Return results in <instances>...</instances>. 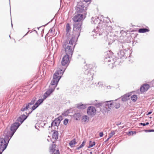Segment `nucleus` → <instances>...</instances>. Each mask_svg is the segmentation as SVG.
Instances as JSON below:
<instances>
[{
    "label": "nucleus",
    "instance_id": "nucleus-40",
    "mask_svg": "<svg viewBox=\"0 0 154 154\" xmlns=\"http://www.w3.org/2000/svg\"><path fill=\"white\" fill-rule=\"evenodd\" d=\"M67 46V44L66 42H65L63 43L62 45V47L64 49H65V48H66Z\"/></svg>",
    "mask_w": 154,
    "mask_h": 154
},
{
    "label": "nucleus",
    "instance_id": "nucleus-33",
    "mask_svg": "<svg viewBox=\"0 0 154 154\" xmlns=\"http://www.w3.org/2000/svg\"><path fill=\"white\" fill-rule=\"evenodd\" d=\"M36 100V98H35V97L33 98H32L31 102L29 103H28V104L29 105V106L30 107H31L32 105H33L34 104Z\"/></svg>",
    "mask_w": 154,
    "mask_h": 154
},
{
    "label": "nucleus",
    "instance_id": "nucleus-32",
    "mask_svg": "<svg viewBox=\"0 0 154 154\" xmlns=\"http://www.w3.org/2000/svg\"><path fill=\"white\" fill-rule=\"evenodd\" d=\"M81 116V114L80 113H75L74 115V118H75V119L77 120H78L80 118Z\"/></svg>",
    "mask_w": 154,
    "mask_h": 154
},
{
    "label": "nucleus",
    "instance_id": "nucleus-38",
    "mask_svg": "<svg viewBox=\"0 0 154 154\" xmlns=\"http://www.w3.org/2000/svg\"><path fill=\"white\" fill-rule=\"evenodd\" d=\"M115 134V131H112V132L109 133V138L112 137Z\"/></svg>",
    "mask_w": 154,
    "mask_h": 154
},
{
    "label": "nucleus",
    "instance_id": "nucleus-50",
    "mask_svg": "<svg viewBox=\"0 0 154 154\" xmlns=\"http://www.w3.org/2000/svg\"><path fill=\"white\" fill-rule=\"evenodd\" d=\"M83 0L85 2H89L91 0Z\"/></svg>",
    "mask_w": 154,
    "mask_h": 154
},
{
    "label": "nucleus",
    "instance_id": "nucleus-14",
    "mask_svg": "<svg viewBox=\"0 0 154 154\" xmlns=\"http://www.w3.org/2000/svg\"><path fill=\"white\" fill-rule=\"evenodd\" d=\"M96 110L95 108L92 106L88 107L87 110V113L88 115L94 116L96 113Z\"/></svg>",
    "mask_w": 154,
    "mask_h": 154
},
{
    "label": "nucleus",
    "instance_id": "nucleus-22",
    "mask_svg": "<svg viewBox=\"0 0 154 154\" xmlns=\"http://www.w3.org/2000/svg\"><path fill=\"white\" fill-rule=\"evenodd\" d=\"M117 54L120 58H121L124 57L125 53L122 49H120V50L117 53Z\"/></svg>",
    "mask_w": 154,
    "mask_h": 154
},
{
    "label": "nucleus",
    "instance_id": "nucleus-54",
    "mask_svg": "<svg viewBox=\"0 0 154 154\" xmlns=\"http://www.w3.org/2000/svg\"><path fill=\"white\" fill-rule=\"evenodd\" d=\"M28 32L24 35V36H25L26 35H27V34H28Z\"/></svg>",
    "mask_w": 154,
    "mask_h": 154
},
{
    "label": "nucleus",
    "instance_id": "nucleus-49",
    "mask_svg": "<svg viewBox=\"0 0 154 154\" xmlns=\"http://www.w3.org/2000/svg\"><path fill=\"white\" fill-rule=\"evenodd\" d=\"M152 113V112H151V111L149 112L147 114V115H149L150 114Z\"/></svg>",
    "mask_w": 154,
    "mask_h": 154
},
{
    "label": "nucleus",
    "instance_id": "nucleus-59",
    "mask_svg": "<svg viewBox=\"0 0 154 154\" xmlns=\"http://www.w3.org/2000/svg\"><path fill=\"white\" fill-rule=\"evenodd\" d=\"M80 154H82V153H81Z\"/></svg>",
    "mask_w": 154,
    "mask_h": 154
},
{
    "label": "nucleus",
    "instance_id": "nucleus-19",
    "mask_svg": "<svg viewBox=\"0 0 154 154\" xmlns=\"http://www.w3.org/2000/svg\"><path fill=\"white\" fill-rule=\"evenodd\" d=\"M38 106V105H37V103H35V104L33 106H32V111H31L30 112L29 111H27V112H26V114L27 116H25L24 115H22L21 116H20V117L24 115V116L27 117L29 116V114L31 113L32 111H33L34 110H35V109ZM26 119L27 118H26L25 119Z\"/></svg>",
    "mask_w": 154,
    "mask_h": 154
},
{
    "label": "nucleus",
    "instance_id": "nucleus-51",
    "mask_svg": "<svg viewBox=\"0 0 154 154\" xmlns=\"http://www.w3.org/2000/svg\"><path fill=\"white\" fill-rule=\"evenodd\" d=\"M110 138H109V137L105 141V142L108 141Z\"/></svg>",
    "mask_w": 154,
    "mask_h": 154
},
{
    "label": "nucleus",
    "instance_id": "nucleus-5",
    "mask_svg": "<svg viewBox=\"0 0 154 154\" xmlns=\"http://www.w3.org/2000/svg\"><path fill=\"white\" fill-rule=\"evenodd\" d=\"M87 7V5H85L83 2H80L78 3L76 7V11L77 13H82V14L85 15L86 14Z\"/></svg>",
    "mask_w": 154,
    "mask_h": 154
},
{
    "label": "nucleus",
    "instance_id": "nucleus-2",
    "mask_svg": "<svg viewBox=\"0 0 154 154\" xmlns=\"http://www.w3.org/2000/svg\"><path fill=\"white\" fill-rule=\"evenodd\" d=\"M109 21L108 17H104L102 15H100L98 17H92L91 18V23L92 24H96L98 23L96 28L92 32V35L94 38H96L97 36L102 35L105 36L106 35L103 32L105 28L106 23Z\"/></svg>",
    "mask_w": 154,
    "mask_h": 154
},
{
    "label": "nucleus",
    "instance_id": "nucleus-57",
    "mask_svg": "<svg viewBox=\"0 0 154 154\" xmlns=\"http://www.w3.org/2000/svg\"><path fill=\"white\" fill-rule=\"evenodd\" d=\"M9 37H10V38H11V36H10V35H9Z\"/></svg>",
    "mask_w": 154,
    "mask_h": 154
},
{
    "label": "nucleus",
    "instance_id": "nucleus-46",
    "mask_svg": "<svg viewBox=\"0 0 154 154\" xmlns=\"http://www.w3.org/2000/svg\"><path fill=\"white\" fill-rule=\"evenodd\" d=\"M85 142L83 141L82 144L80 145L81 147H83L85 145Z\"/></svg>",
    "mask_w": 154,
    "mask_h": 154
},
{
    "label": "nucleus",
    "instance_id": "nucleus-56",
    "mask_svg": "<svg viewBox=\"0 0 154 154\" xmlns=\"http://www.w3.org/2000/svg\"><path fill=\"white\" fill-rule=\"evenodd\" d=\"M11 26H12V27H13V24L12 23H11Z\"/></svg>",
    "mask_w": 154,
    "mask_h": 154
},
{
    "label": "nucleus",
    "instance_id": "nucleus-26",
    "mask_svg": "<svg viewBox=\"0 0 154 154\" xmlns=\"http://www.w3.org/2000/svg\"><path fill=\"white\" fill-rule=\"evenodd\" d=\"M77 143L75 141V139H74L72 140H71L69 143V145L71 147H73Z\"/></svg>",
    "mask_w": 154,
    "mask_h": 154
},
{
    "label": "nucleus",
    "instance_id": "nucleus-55",
    "mask_svg": "<svg viewBox=\"0 0 154 154\" xmlns=\"http://www.w3.org/2000/svg\"><path fill=\"white\" fill-rule=\"evenodd\" d=\"M90 154H92V152H90Z\"/></svg>",
    "mask_w": 154,
    "mask_h": 154
},
{
    "label": "nucleus",
    "instance_id": "nucleus-48",
    "mask_svg": "<svg viewBox=\"0 0 154 154\" xmlns=\"http://www.w3.org/2000/svg\"><path fill=\"white\" fill-rule=\"evenodd\" d=\"M69 113V112H68V111H66L64 113V114H65V115H66L68 114Z\"/></svg>",
    "mask_w": 154,
    "mask_h": 154
},
{
    "label": "nucleus",
    "instance_id": "nucleus-10",
    "mask_svg": "<svg viewBox=\"0 0 154 154\" xmlns=\"http://www.w3.org/2000/svg\"><path fill=\"white\" fill-rule=\"evenodd\" d=\"M75 47V45H74V46L67 45L64 49L66 54V55H67L68 56L72 57Z\"/></svg>",
    "mask_w": 154,
    "mask_h": 154
},
{
    "label": "nucleus",
    "instance_id": "nucleus-24",
    "mask_svg": "<svg viewBox=\"0 0 154 154\" xmlns=\"http://www.w3.org/2000/svg\"><path fill=\"white\" fill-rule=\"evenodd\" d=\"M149 30L146 28H141L138 30V32L139 33H143L146 32H148Z\"/></svg>",
    "mask_w": 154,
    "mask_h": 154
},
{
    "label": "nucleus",
    "instance_id": "nucleus-8",
    "mask_svg": "<svg viewBox=\"0 0 154 154\" xmlns=\"http://www.w3.org/2000/svg\"><path fill=\"white\" fill-rule=\"evenodd\" d=\"M88 66L91 68L86 69L85 72V74L87 75V79L88 80V82L90 83V81L91 84H93V83L91 81L93 79V77L94 75L93 71L91 69L92 67V65L91 64H89L88 65Z\"/></svg>",
    "mask_w": 154,
    "mask_h": 154
},
{
    "label": "nucleus",
    "instance_id": "nucleus-1",
    "mask_svg": "<svg viewBox=\"0 0 154 154\" xmlns=\"http://www.w3.org/2000/svg\"><path fill=\"white\" fill-rule=\"evenodd\" d=\"M26 118L27 117L24 115L19 117L11 126V131H8V129H5L3 136L0 137V149L2 151H3L6 149L10 139Z\"/></svg>",
    "mask_w": 154,
    "mask_h": 154
},
{
    "label": "nucleus",
    "instance_id": "nucleus-30",
    "mask_svg": "<svg viewBox=\"0 0 154 154\" xmlns=\"http://www.w3.org/2000/svg\"><path fill=\"white\" fill-rule=\"evenodd\" d=\"M88 121V117L87 116H84L82 117V122H86Z\"/></svg>",
    "mask_w": 154,
    "mask_h": 154
},
{
    "label": "nucleus",
    "instance_id": "nucleus-36",
    "mask_svg": "<svg viewBox=\"0 0 154 154\" xmlns=\"http://www.w3.org/2000/svg\"><path fill=\"white\" fill-rule=\"evenodd\" d=\"M44 101L42 99H39L35 103H37V104L38 105V106H39L40 104L43 103Z\"/></svg>",
    "mask_w": 154,
    "mask_h": 154
},
{
    "label": "nucleus",
    "instance_id": "nucleus-43",
    "mask_svg": "<svg viewBox=\"0 0 154 154\" xmlns=\"http://www.w3.org/2000/svg\"><path fill=\"white\" fill-rule=\"evenodd\" d=\"M140 124V125H143V126H145L146 125H149V123L148 122H147L146 123H141Z\"/></svg>",
    "mask_w": 154,
    "mask_h": 154
},
{
    "label": "nucleus",
    "instance_id": "nucleus-9",
    "mask_svg": "<svg viewBox=\"0 0 154 154\" xmlns=\"http://www.w3.org/2000/svg\"><path fill=\"white\" fill-rule=\"evenodd\" d=\"M70 57V56H68L67 55H65L64 56L61 61V64L63 67H62L61 68H59L57 70H62L64 68H65V70L69 62V59Z\"/></svg>",
    "mask_w": 154,
    "mask_h": 154
},
{
    "label": "nucleus",
    "instance_id": "nucleus-35",
    "mask_svg": "<svg viewBox=\"0 0 154 154\" xmlns=\"http://www.w3.org/2000/svg\"><path fill=\"white\" fill-rule=\"evenodd\" d=\"M95 84H96V86L99 88H101L103 85V83L101 82H99L97 84L95 83Z\"/></svg>",
    "mask_w": 154,
    "mask_h": 154
},
{
    "label": "nucleus",
    "instance_id": "nucleus-17",
    "mask_svg": "<svg viewBox=\"0 0 154 154\" xmlns=\"http://www.w3.org/2000/svg\"><path fill=\"white\" fill-rule=\"evenodd\" d=\"M119 46L120 49L125 51H127L128 50V49L129 46L127 43H121Z\"/></svg>",
    "mask_w": 154,
    "mask_h": 154
},
{
    "label": "nucleus",
    "instance_id": "nucleus-28",
    "mask_svg": "<svg viewBox=\"0 0 154 154\" xmlns=\"http://www.w3.org/2000/svg\"><path fill=\"white\" fill-rule=\"evenodd\" d=\"M86 105L83 104H78L77 106V108L79 109H84L86 108Z\"/></svg>",
    "mask_w": 154,
    "mask_h": 154
},
{
    "label": "nucleus",
    "instance_id": "nucleus-34",
    "mask_svg": "<svg viewBox=\"0 0 154 154\" xmlns=\"http://www.w3.org/2000/svg\"><path fill=\"white\" fill-rule=\"evenodd\" d=\"M137 95H134L131 96V100L134 102H135L137 100Z\"/></svg>",
    "mask_w": 154,
    "mask_h": 154
},
{
    "label": "nucleus",
    "instance_id": "nucleus-4",
    "mask_svg": "<svg viewBox=\"0 0 154 154\" xmlns=\"http://www.w3.org/2000/svg\"><path fill=\"white\" fill-rule=\"evenodd\" d=\"M65 68L63 69L62 70H57L54 73L53 77V79L51 81V85L52 88H54L55 89L57 86L58 82L61 78V75H62L65 71Z\"/></svg>",
    "mask_w": 154,
    "mask_h": 154
},
{
    "label": "nucleus",
    "instance_id": "nucleus-58",
    "mask_svg": "<svg viewBox=\"0 0 154 154\" xmlns=\"http://www.w3.org/2000/svg\"><path fill=\"white\" fill-rule=\"evenodd\" d=\"M103 153H101V154H103Z\"/></svg>",
    "mask_w": 154,
    "mask_h": 154
},
{
    "label": "nucleus",
    "instance_id": "nucleus-60",
    "mask_svg": "<svg viewBox=\"0 0 154 154\" xmlns=\"http://www.w3.org/2000/svg\"><path fill=\"white\" fill-rule=\"evenodd\" d=\"M9 2H10V0H9Z\"/></svg>",
    "mask_w": 154,
    "mask_h": 154
},
{
    "label": "nucleus",
    "instance_id": "nucleus-25",
    "mask_svg": "<svg viewBox=\"0 0 154 154\" xmlns=\"http://www.w3.org/2000/svg\"><path fill=\"white\" fill-rule=\"evenodd\" d=\"M50 152L52 154H59L60 152L58 150H56L55 149L53 148L50 149Z\"/></svg>",
    "mask_w": 154,
    "mask_h": 154
},
{
    "label": "nucleus",
    "instance_id": "nucleus-15",
    "mask_svg": "<svg viewBox=\"0 0 154 154\" xmlns=\"http://www.w3.org/2000/svg\"><path fill=\"white\" fill-rule=\"evenodd\" d=\"M105 34L106 35V36H103L102 35H101L99 36L100 37V38H103L104 37L105 38H107V41L108 42L109 45L111 44L114 42L113 38L110 36L109 35L106 34V33Z\"/></svg>",
    "mask_w": 154,
    "mask_h": 154
},
{
    "label": "nucleus",
    "instance_id": "nucleus-47",
    "mask_svg": "<svg viewBox=\"0 0 154 154\" xmlns=\"http://www.w3.org/2000/svg\"><path fill=\"white\" fill-rule=\"evenodd\" d=\"M103 132H100L99 133V136L100 137H102L103 136Z\"/></svg>",
    "mask_w": 154,
    "mask_h": 154
},
{
    "label": "nucleus",
    "instance_id": "nucleus-45",
    "mask_svg": "<svg viewBox=\"0 0 154 154\" xmlns=\"http://www.w3.org/2000/svg\"><path fill=\"white\" fill-rule=\"evenodd\" d=\"M129 133L131 135H133L134 134H135L136 133V132L135 131H129Z\"/></svg>",
    "mask_w": 154,
    "mask_h": 154
},
{
    "label": "nucleus",
    "instance_id": "nucleus-3",
    "mask_svg": "<svg viewBox=\"0 0 154 154\" xmlns=\"http://www.w3.org/2000/svg\"><path fill=\"white\" fill-rule=\"evenodd\" d=\"M113 53L110 51L106 52L104 58V62L107 64L108 65H111L109 66L111 68L113 67V64L116 61L117 58L113 55Z\"/></svg>",
    "mask_w": 154,
    "mask_h": 154
},
{
    "label": "nucleus",
    "instance_id": "nucleus-41",
    "mask_svg": "<svg viewBox=\"0 0 154 154\" xmlns=\"http://www.w3.org/2000/svg\"><path fill=\"white\" fill-rule=\"evenodd\" d=\"M68 119H64L63 121V124L64 125H66L68 122Z\"/></svg>",
    "mask_w": 154,
    "mask_h": 154
},
{
    "label": "nucleus",
    "instance_id": "nucleus-27",
    "mask_svg": "<svg viewBox=\"0 0 154 154\" xmlns=\"http://www.w3.org/2000/svg\"><path fill=\"white\" fill-rule=\"evenodd\" d=\"M71 29V28L69 24V23H67L66 25V31L67 32L66 34L67 35H69V31H70Z\"/></svg>",
    "mask_w": 154,
    "mask_h": 154
},
{
    "label": "nucleus",
    "instance_id": "nucleus-11",
    "mask_svg": "<svg viewBox=\"0 0 154 154\" xmlns=\"http://www.w3.org/2000/svg\"><path fill=\"white\" fill-rule=\"evenodd\" d=\"M84 14H77L75 15L72 18L74 23H79L80 22L82 23V20L83 19Z\"/></svg>",
    "mask_w": 154,
    "mask_h": 154
},
{
    "label": "nucleus",
    "instance_id": "nucleus-23",
    "mask_svg": "<svg viewBox=\"0 0 154 154\" xmlns=\"http://www.w3.org/2000/svg\"><path fill=\"white\" fill-rule=\"evenodd\" d=\"M58 132L57 131H54L52 134V137L54 139H57L58 138Z\"/></svg>",
    "mask_w": 154,
    "mask_h": 154
},
{
    "label": "nucleus",
    "instance_id": "nucleus-12",
    "mask_svg": "<svg viewBox=\"0 0 154 154\" xmlns=\"http://www.w3.org/2000/svg\"><path fill=\"white\" fill-rule=\"evenodd\" d=\"M62 119L61 116H60L58 118L55 119L51 123V126H56L58 129V126L59 125Z\"/></svg>",
    "mask_w": 154,
    "mask_h": 154
},
{
    "label": "nucleus",
    "instance_id": "nucleus-53",
    "mask_svg": "<svg viewBox=\"0 0 154 154\" xmlns=\"http://www.w3.org/2000/svg\"><path fill=\"white\" fill-rule=\"evenodd\" d=\"M3 151H2V150L0 149V154H2Z\"/></svg>",
    "mask_w": 154,
    "mask_h": 154
},
{
    "label": "nucleus",
    "instance_id": "nucleus-7",
    "mask_svg": "<svg viewBox=\"0 0 154 154\" xmlns=\"http://www.w3.org/2000/svg\"><path fill=\"white\" fill-rule=\"evenodd\" d=\"M114 103L113 100L101 101L98 104H95V106L97 107H99L100 106H103L105 108L108 107L110 109L111 108L113 107Z\"/></svg>",
    "mask_w": 154,
    "mask_h": 154
},
{
    "label": "nucleus",
    "instance_id": "nucleus-13",
    "mask_svg": "<svg viewBox=\"0 0 154 154\" xmlns=\"http://www.w3.org/2000/svg\"><path fill=\"white\" fill-rule=\"evenodd\" d=\"M109 21L106 23L105 28L104 29V30L103 31V32H104L105 33H106V34L108 33V35H109V32L111 33L113 31V28H112V26H108Z\"/></svg>",
    "mask_w": 154,
    "mask_h": 154
},
{
    "label": "nucleus",
    "instance_id": "nucleus-18",
    "mask_svg": "<svg viewBox=\"0 0 154 154\" xmlns=\"http://www.w3.org/2000/svg\"><path fill=\"white\" fill-rule=\"evenodd\" d=\"M77 39L76 38V37L73 35L72 37L69 40V44L72 45L71 46H74L73 45L74 44L75 45H76V42Z\"/></svg>",
    "mask_w": 154,
    "mask_h": 154
},
{
    "label": "nucleus",
    "instance_id": "nucleus-37",
    "mask_svg": "<svg viewBox=\"0 0 154 154\" xmlns=\"http://www.w3.org/2000/svg\"><path fill=\"white\" fill-rule=\"evenodd\" d=\"M95 145V142H92L91 141H89V145L88 146V148H90L92 147L94 145Z\"/></svg>",
    "mask_w": 154,
    "mask_h": 154
},
{
    "label": "nucleus",
    "instance_id": "nucleus-29",
    "mask_svg": "<svg viewBox=\"0 0 154 154\" xmlns=\"http://www.w3.org/2000/svg\"><path fill=\"white\" fill-rule=\"evenodd\" d=\"M30 107L29 106V105L28 104H27L26 105H24L23 106L21 109V110L22 111H24L26 110L28 108H30Z\"/></svg>",
    "mask_w": 154,
    "mask_h": 154
},
{
    "label": "nucleus",
    "instance_id": "nucleus-20",
    "mask_svg": "<svg viewBox=\"0 0 154 154\" xmlns=\"http://www.w3.org/2000/svg\"><path fill=\"white\" fill-rule=\"evenodd\" d=\"M50 88L48 89L45 93L49 96L50 94L53 92L55 89L54 88H52L51 86H49Z\"/></svg>",
    "mask_w": 154,
    "mask_h": 154
},
{
    "label": "nucleus",
    "instance_id": "nucleus-31",
    "mask_svg": "<svg viewBox=\"0 0 154 154\" xmlns=\"http://www.w3.org/2000/svg\"><path fill=\"white\" fill-rule=\"evenodd\" d=\"M117 100H113V102L114 103H113V104H115L114 105V107L116 109H118L120 107V104L119 103H117L116 101Z\"/></svg>",
    "mask_w": 154,
    "mask_h": 154
},
{
    "label": "nucleus",
    "instance_id": "nucleus-6",
    "mask_svg": "<svg viewBox=\"0 0 154 154\" xmlns=\"http://www.w3.org/2000/svg\"><path fill=\"white\" fill-rule=\"evenodd\" d=\"M73 35L76 37L77 39L80 35L81 31L82 29L81 26L82 23L80 22L79 23H74L73 24Z\"/></svg>",
    "mask_w": 154,
    "mask_h": 154
},
{
    "label": "nucleus",
    "instance_id": "nucleus-16",
    "mask_svg": "<svg viewBox=\"0 0 154 154\" xmlns=\"http://www.w3.org/2000/svg\"><path fill=\"white\" fill-rule=\"evenodd\" d=\"M149 87V85L147 84H143L140 88V91L141 93H143L147 91Z\"/></svg>",
    "mask_w": 154,
    "mask_h": 154
},
{
    "label": "nucleus",
    "instance_id": "nucleus-44",
    "mask_svg": "<svg viewBox=\"0 0 154 154\" xmlns=\"http://www.w3.org/2000/svg\"><path fill=\"white\" fill-rule=\"evenodd\" d=\"M53 31L52 29H51L49 31V33H51V35H52L53 34Z\"/></svg>",
    "mask_w": 154,
    "mask_h": 154
},
{
    "label": "nucleus",
    "instance_id": "nucleus-21",
    "mask_svg": "<svg viewBox=\"0 0 154 154\" xmlns=\"http://www.w3.org/2000/svg\"><path fill=\"white\" fill-rule=\"evenodd\" d=\"M130 95L126 94L121 97L122 100L123 101H126L129 99Z\"/></svg>",
    "mask_w": 154,
    "mask_h": 154
},
{
    "label": "nucleus",
    "instance_id": "nucleus-52",
    "mask_svg": "<svg viewBox=\"0 0 154 154\" xmlns=\"http://www.w3.org/2000/svg\"><path fill=\"white\" fill-rule=\"evenodd\" d=\"M82 147H81V146L80 145V146H79V147L77 148V149H79L82 148Z\"/></svg>",
    "mask_w": 154,
    "mask_h": 154
},
{
    "label": "nucleus",
    "instance_id": "nucleus-42",
    "mask_svg": "<svg viewBox=\"0 0 154 154\" xmlns=\"http://www.w3.org/2000/svg\"><path fill=\"white\" fill-rule=\"evenodd\" d=\"M145 131L146 132H154V130L150 129V130H145Z\"/></svg>",
    "mask_w": 154,
    "mask_h": 154
},
{
    "label": "nucleus",
    "instance_id": "nucleus-39",
    "mask_svg": "<svg viewBox=\"0 0 154 154\" xmlns=\"http://www.w3.org/2000/svg\"><path fill=\"white\" fill-rule=\"evenodd\" d=\"M48 97L49 96L47 94H46L45 93V94H44V95L43 96V98L42 99L44 100Z\"/></svg>",
    "mask_w": 154,
    "mask_h": 154
}]
</instances>
